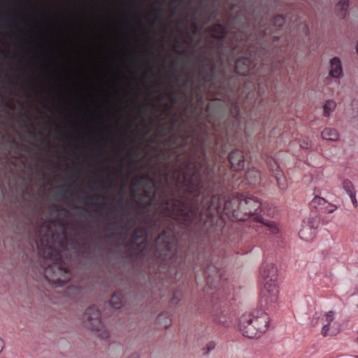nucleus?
<instances>
[{
	"label": "nucleus",
	"instance_id": "dca6fc26",
	"mask_svg": "<svg viewBox=\"0 0 358 358\" xmlns=\"http://www.w3.org/2000/svg\"><path fill=\"white\" fill-rule=\"evenodd\" d=\"M345 187L347 189L348 194L350 197L352 202L355 206H357V201L356 199V194L354 187L350 182H345Z\"/></svg>",
	"mask_w": 358,
	"mask_h": 358
},
{
	"label": "nucleus",
	"instance_id": "6e6552de",
	"mask_svg": "<svg viewBox=\"0 0 358 358\" xmlns=\"http://www.w3.org/2000/svg\"><path fill=\"white\" fill-rule=\"evenodd\" d=\"M329 75L333 78H341L343 76V66L340 58L334 57L329 60Z\"/></svg>",
	"mask_w": 358,
	"mask_h": 358
},
{
	"label": "nucleus",
	"instance_id": "2eb2a0df",
	"mask_svg": "<svg viewBox=\"0 0 358 358\" xmlns=\"http://www.w3.org/2000/svg\"><path fill=\"white\" fill-rule=\"evenodd\" d=\"M210 32L211 36L215 38H222L225 34L224 28L219 24L213 26L210 29Z\"/></svg>",
	"mask_w": 358,
	"mask_h": 358
},
{
	"label": "nucleus",
	"instance_id": "9b49d317",
	"mask_svg": "<svg viewBox=\"0 0 358 358\" xmlns=\"http://www.w3.org/2000/svg\"><path fill=\"white\" fill-rule=\"evenodd\" d=\"M349 7V0H339L334 7L336 15L340 18H344Z\"/></svg>",
	"mask_w": 358,
	"mask_h": 358
},
{
	"label": "nucleus",
	"instance_id": "5701e85b",
	"mask_svg": "<svg viewBox=\"0 0 358 358\" xmlns=\"http://www.w3.org/2000/svg\"><path fill=\"white\" fill-rule=\"evenodd\" d=\"M302 146H303V148H308L310 147V144H309V143H308V142H307V143H306V145H302Z\"/></svg>",
	"mask_w": 358,
	"mask_h": 358
},
{
	"label": "nucleus",
	"instance_id": "7ed1b4c3",
	"mask_svg": "<svg viewBox=\"0 0 358 358\" xmlns=\"http://www.w3.org/2000/svg\"><path fill=\"white\" fill-rule=\"evenodd\" d=\"M260 209V202L254 197L235 199L225 204L226 213L232 214L239 220H244L246 217L257 214Z\"/></svg>",
	"mask_w": 358,
	"mask_h": 358
},
{
	"label": "nucleus",
	"instance_id": "a211bd4d",
	"mask_svg": "<svg viewBox=\"0 0 358 358\" xmlns=\"http://www.w3.org/2000/svg\"><path fill=\"white\" fill-rule=\"evenodd\" d=\"M212 222V215L207 212H202L199 217V222L203 225H210Z\"/></svg>",
	"mask_w": 358,
	"mask_h": 358
},
{
	"label": "nucleus",
	"instance_id": "1a4fd4ad",
	"mask_svg": "<svg viewBox=\"0 0 358 358\" xmlns=\"http://www.w3.org/2000/svg\"><path fill=\"white\" fill-rule=\"evenodd\" d=\"M229 161L233 168L236 170H240L243 167L244 160L243 155L241 151H232L229 156Z\"/></svg>",
	"mask_w": 358,
	"mask_h": 358
},
{
	"label": "nucleus",
	"instance_id": "4468645a",
	"mask_svg": "<svg viewBox=\"0 0 358 358\" xmlns=\"http://www.w3.org/2000/svg\"><path fill=\"white\" fill-rule=\"evenodd\" d=\"M336 103L331 99L327 100L324 103L322 108L323 113L322 115L324 117H329L331 113L336 109Z\"/></svg>",
	"mask_w": 358,
	"mask_h": 358
},
{
	"label": "nucleus",
	"instance_id": "f8f14e48",
	"mask_svg": "<svg viewBox=\"0 0 358 358\" xmlns=\"http://www.w3.org/2000/svg\"><path fill=\"white\" fill-rule=\"evenodd\" d=\"M245 179L248 184L255 185L260 180V174L256 169L251 168L247 171Z\"/></svg>",
	"mask_w": 358,
	"mask_h": 358
},
{
	"label": "nucleus",
	"instance_id": "9d476101",
	"mask_svg": "<svg viewBox=\"0 0 358 358\" xmlns=\"http://www.w3.org/2000/svg\"><path fill=\"white\" fill-rule=\"evenodd\" d=\"M321 137L324 141H338L340 139L338 132L333 128L327 127L321 132Z\"/></svg>",
	"mask_w": 358,
	"mask_h": 358
},
{
	"label": "nucleus",
	"instance_id": "6ab92c4d",
	"mask_svg": "<svg viewBox=\"0 0 358 358\" xmlns=\"http://www.w3.org/2000/svg\"><path fill=\"white\" fill-rule=\"evenodd\" d=\"M248 61L247 59H240L236 63V70L241 75H245V71H242V65H245Z\"/></svg>",
	"mask_w": 358,
	"mask_h": 358
},
{
	"label": "nucleus",
	"instance_id": "423d86ee",
	"mask_svg": "<svg viewBox=\"0 0 358 358\" xmlns=\"http://www.w3.org/2000/svg\"><path fill=\"white\" fill-rule=\"evenodd\" d=\"M170 205L173 209L169 215L173 218L185 224H189L194 220L196 214L194 209L180 203H171Z\"/></svg>",
	"mask_w": 358,
	"mask_h": 358
},
{
	"label": "nucleus",
	"instance_id": "4be33fe9",
	"mask_svg": "<svg viewBox=\"0 0 358 358\" xmlns=\"http://www.w3.org/2000/svg\"><path fill=\"white\" fill-rule=\"evenodd\" d=\"M275 23L281 25L284 22V18L281 15H277L274 17Z\"/></svg>",
	"mask_w": 358,
	"mask_h": 358
},
{
	"label": "nucleus",
	"instance_id": "aec40b11",
	"mask_svg": "<svg viewBox=\"0 0 358 358\" xmlns=\"http://www.w3.org/2000/svg\"><path fill=\"white\" fill-rule=\"evenodd\" d=\"M312 202L315 205H320V206H324L327 204L326 200L324 198H322L318 196H315L313 199Z\"/></svg>",
	"mask_w": 358,
	"mask_h": 358
},
{
	"label": "nucleus",
	"instance_id": "ddd939ff",
	"mask_svg": "<svg viewBox=\"0 0 358 358\" xmlns=\"http://www.w3.org/2000/svg\"><path fill=\"white\" fill-rule=\"evenodd\" d=\"M259 221L262 222L265 227H266L272 234H276L279 233L280 228L275 222L264 218L259 219Z\"/></svg>",
	"mask_w": 358,
	"mask_h": 358
},
{
	"label": "nucleus",
	"instance_id": "20e7f679",
	"mask_svg": "<svg viewBox=\"0 0 358 358\" xmlns=\"http://www.w3.org/2000/svg\"><path fill=\"white\" fill-rule=\"evenodd\" d=\"M262 282L264 287L263 295L271 302L276 301L279 292L278 270L274 264L266 265L262 270Z\"/></svg>",
	"mask_w": 358,
	"mask_h": 358
},
{
	"label": "nucleus",
	"instance_id": "f3484780",
	"mask_svg": "<svg viewBox=\"0 0 358 358\" xmlns=\"http://www.w3.org/2000/svg\"><path fill=\"white\" fill-rule=\"evenodd\" d=\"M299 236L303 240H308L312 236V231L310 230V226H303L299 231Z\"/></svg>",
	"mask_w": 358,
	"mask_h": 358
},
{
	"label": "nucleus",
	"instance_id": "0eeeda50",
	"mask_svg": "<svg viewBox=\"0 0 358 358\" xmlns=\"http://www.w3.org/2000/svg\"><path fill=\"white\" fill-rule=\"evenodd\" d=\"M318 322L322 325L321 334L324 336L337 332L336 313L334 311L329 310L324 312L319 317Z\"/></svg>",
	"mask_w": 358,
	"mask_h": 358
},
{
	"label": "nucleus",
	"instance_id": "39448f33",
	"mask_svg": "<svg viewBox=\"0 0 358 358\" xmlns=\"http://www.w3.org/2000/svg\"><path fill=\"white\" fill-rule=\"evenodd\" d=\"M85 325L87 329L100 336L105 332V325L99 310L90 308L85 314Z\"/></svg>",
	"mask_w": 358,
	"mask_h": 358
},
{
	"label": "nucleus",
	"instance_id": "412c9836",
	"mask_svg": "<svg viewBox=\"0 0 358 358\" xmlns=\"http://www.w3.org/2000/svg\"><path fill=\"white\" fill-rule=\"evenodd\" d=\"M336 207L334 205H331L330 203H328L327 202V204L324 206V209L326 211L329 213H332L336 210Z\"/></svg>",
	"mask_w": 358,
	"mask_h": 358
},
{
	"label": "nucleus",
	"instance_id": "f03ea898",
	"mask_svg": "<svg viewBox=\"0 0 358 358\" xmlns=\"http://www.w3.org/2000/svg\"><path fill=\"white\" fill-rule=\"evenodd\" d=\"M43 255L45 258L52 261V264L45 270L47 280L50 282L58 285L67 282L71 278V274L59 263L61 255L59 252L50 247L44 249Z\"/></svg>",
	"mask_w": 358,
	"mask_h": 358
},
{
	"label": "nucleus",
	"instance_id": "f257e3e1",
	"mask_svg": "<svg viewBox=\"0 0 358 358\" xmlns=\"http://www.w3.org/2000/svg\"><path fill=\"white\" fill-rule=\"evenodd\" d=\"M270 322L269 315L264 310L257 308L241 317L239 329L244 336L258 338L267 331Z\"/></svg>",
	"mask_w": 358,
	"mask_h": 358
}]
</instances>
